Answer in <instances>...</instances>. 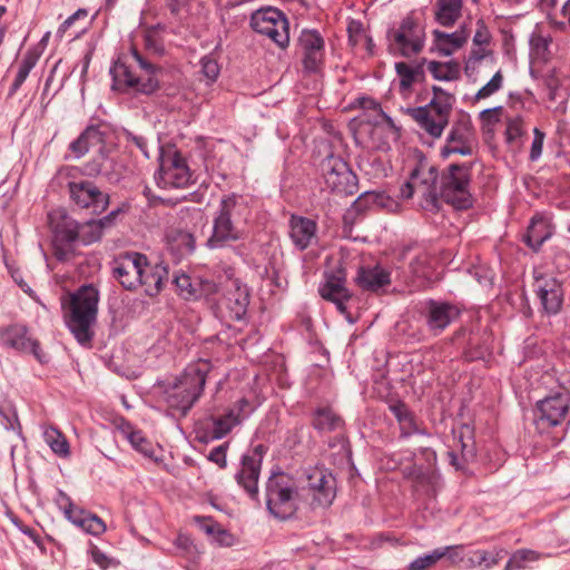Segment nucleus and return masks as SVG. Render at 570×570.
Segmentation results:
<instances>
[{"mask_svg": "<svg viewBox=\"0 0 570 570\" xmlns=\"http://www.w3.org/2000/svg\"><path fill=\"white\" fill-rule=\"evenodd\" d=\"M471 177L472 163L451 164L439 175L436 167L421 158L400 195L403 199L416 195L419 206L425 212H438L440 199L456 209H468L473 205Z\"/></svg>", "mask_w": 570, "mask_h": 570, "instance_id": "1", "label": "nucleus"}, {"mask_svg": "<svg viewBox=\"0 0 570 570\" xmlns=\"http://www.w3.org/2000/svg\"><path fill=\"white\" fill-rule=\"evenodd\" d=\"M335 498V478L315 469L306 484L299 485L284 472L273 473L266 482V507L272 515L287 520L295 515L304 503L311 508L328 507Z\"/></svg>", "mask_w": 570, "mask_h": 570, "instance_id": "2", "label": "nucleus"}, {"mask_svg": "<svg viewBox=\"0 0 570 570\" xmlns=\"http://www.w3.org/2000/svg\"><path fill=\"white\" fill-rule=\"evenodd\" d=\"M98 302L99 292L91 284L80 286L61 299L65 323L82 346H89L94 338L92 326L97 321Z\"/></svg>", "mask_w": 570, "mask_h": 570, "instance_id": "3", "label": "nucleus"}, {"mask_svg": "<svg viewBox=\"0 0 570 570\" xmlns=\"http://www.w3.org/2000/svg\"><path fill=\"white\" fill-rule=\"evenodd\" d=\"M250 217L252 210L243 197L232 195L222 199L213 220V233L207 239V246L216 249L245 239Z\"/></svg>", "mask_w": 570, "mask_h": 570, "instance_id": "4", "label": "nucleus"}, {"mask_svg": "<svg viewBox=\"0 0 570 570\" xmlns=\"http://www.w3.org/2000/svg\"><path fill=\"white\" fill-rule=\"evenodd\" d=\"M212 364L207 360H198L186 366L184 372L164 391V400L168 411L175 417H184L203 394Z\"/></svg>", "mask_w": 570, "mask_h": 570, "instance_id": "5", "label": "nucleus"}, {"mask_svg": "<svg viewBox=\"0 0 570 570\" xmlns=\"http://www.w3.org/2000/svg\"><path fill=\"white\" fill-rule=\"evenodd\" d=\"M131 59L138 66L139 73L134 72L131 65L126 60L118 59L110 68L111 88L122 92L151 95L159 86L156 78L158 68L144 58L137 49H132Z\"/></svg>", "mask_w": 570, "mask_h": 570, "instance_id": "6", "label": "nucleus"}, {"mask_svg": "<svg viewBox=\"0 0 570 570\" xmlns=\"http://www.w3.org/2000/svg\"><path fill=\"white\" fill-rule=\"evenodd\" d=\"M432 100L422 107L410 108L409 115L433 138H440L449 125L455 97L439 86L432 87Z\"/></svg>", "mask_w": 570, "mask_h": 570, "instance_id": "7", "label": "nucleus"}, {"mask_svg": "<svg viewBox=\"0 0 570 570\" xmlns=\"http://www.w3.org/2000/svg\"><path fill=\"white\" fill-rule=\"evenodd\" d=\"M325 188L340 196L357 191V177L341 157L327 156L321 164Z\"/></svg>", "mask_w": 570, "mask_h": 570, "instance_id": "8", "label": "nucleus"}, {"mask_svg": "<svg viewBox=\"0 0 570 570\" xmlns=\"http://www.w3.org/2000/svg\"><path fill=\"white\" fill-rule=\"evenodd\" d=\"M191 178L187 161L179 151L173 148L161 149L159 170L156 175L158 186L183 188L191 183Z\"/></svg>", "mask_w": 570, "mask_h": 570, "instance_id": "9", "label": "nucleus"}, {"mask_svg": "<svg viewBox=\"0 0 570 570\" xmlns=\"http://www.w3.org/2000/svg\"><path fill=\"white\" fill-rule=\"evenodd\" d=\"M570 395L567 391L551 394L537 403L534 424L540 433L561 425L569 413Z\"/></svg>", "mask_w": 570, "mask_h": 570, "instance_id": "10", "label": "nucleus"}, {"mask_svg": "<svg viewBox=\"0 0 570 570\" xmlns=\"http://www.w3.org/2000/svg\"><path fill=\"white\" fill-rule=\"evenodd\" d=\"M250 26L281 48H285L289 42L288 21L276 8L268 7L255 11L250 17Z\"/></svg>", "mask_w": 570, "mask_h": 570, "instance_id": "11", "label": "nucleus"}, {"mask_svg": "<svg viewBox=\"0 0 570 570\" xmlns=\"http://www.w3.org/2000/svg\"><path fill=\"white\" fill-rule=\"evenodd\" d=\"M387 38L391 51L399 52L403 57H411L423 49L425 33L424 29L413 19L406 18L399 29L389 32Z\"/></svg>", "mask_w": 570, "mask_h": 570, "instance_id": "12", "label": "nucleus"}, {"mask_svg": "<svg viewBox=\"0 0 570 570\" xmlns=\"http://www.w3.org/2000/svg\"><path fill=\"white\" fill-rule=\"evenodd\" d=\"M146 258L138 252L120 254L112 261V276L125 289H137L141 285Z\"/></svg>", "mask_w": 570, "mask_h": 570, "instance_id": "13", "label": "nucleus"}, {"mask_svg": "<svg viewBox=\"0 0 570 570\" xmlns=\"http://www.w3.org/2000/svg\"><path fill=\"white\" fill-rule=\"evenodd\" d=\"M71 200L80 208H90L92 213H102L109 204V196L90 180L68 184Z\"/></svg>", "mask_w": 570, "mask_h": 570, "instance_id": "14", "label": "nucleus"}, {"mask_svg": "<svg viewBox=\"0 0 570 570\" xmlns=\"http://www.w3.org/2000/svg\"><path fill=\"white\" fill-rule=\"evenodd\" d=\"M474 131L468 119H460L454 122L448 134L445 145L441 148V156L444 158L458 154L470 156L473 153Z\"/></svg>", "mask_w": 570, "mask_h": 570, "instance_id": "15", "label": "nucleus"}, {"mask_svg": "<svg viewBox=\"0 0 570 570\" xmlns=\"http://www.w3.org/2000/svg\"><path fill=\"white\" fill-rule=\"evenodd\" d=\"M460 308L448 302L429 299L425 303L424 318L429 331L438 336L444 330L459 318Z\"/></svg>", "mask_w": 570, "mask_h": 570, "instance_id": "16", "label": "nucleus"}, {"mask_svg": "<svg viewBox=\"0 0 570 570\" xmlns=\"http://www.w3.org/2000/svg\"><path fill=\"white\" fill-rule=\"evenodd\" d=\"M263 445H257L250 453L242 458V466L236 474L237 483L248 493V495L258 499V478L263 461Z\"/></svg>", "mask_w": 570, "mask_h": 570, "instance_id": "17", "label": "nucleus"}, {"mask_svg": "<svg viewBox=\"0 0 570 570\" xmlns=\"http://www.w3.org/2000/svg\"><path fill=\"white\" fill-rule=\"evenodd\" d=\"M534 291L547 314H557L561 309L563 292L561 284L552 276H534Z\"/></svg>", "mask_w": 570, "mask_h": 570, "instance_id": "18", "label": "nucleus"}, {"mask_svg": "<svg viewBox=\"0 0 570 570\" xmlns=\"http://www.w3.org/2000/svg\"><path fill=\"white\" fill-rule=\"evenodd\" d=\"M304 69L308 72L320 70L324 59V40L317 31L304 30L299 36Z\"/></svg>", "mask_w": 570, "mask_h": 570, "instance_id": "19", "label": "nucleus"}, {"mask_svg": "<svg viewBox=\"0 0 570 570\" xmlns=\"http://www.w3.org/2000/svg\"><path fill=\"white\" fill-rule=\"evenodd\" d=\"M1 343L10 348L33 354L40 362L39 343L28 334V328L21 324H13L0 328Z\"/></svg>", "mask_w": 570, "mask_h": 570, "instance_id": "20", "label": "nucleus"}, {"mask_svg": "<svg viewBox=\"0 0 570 570\" xmlns=\"http://www.w3.org/2000/svg\"><path fill=\"white\" fill-rule=\"evenodd\" d=\"M224 305L228 309L229 317L240 321L249 305V289L238 279H232L224 296Z\"/></svg>", "mask_w": 570, "mask_h": 570, "instance_id": "21", "label": "nucleus"}, {"mask_svg": "<svg viewBox=\"0 0 570 570\" xmlns=\"http://www.w3.org/2000/svg\"><path fill=\"white\" fill-rule=\"evenodd\" d=\"M344 282V277L341 275V272H338L337 275H330L325 283L318 288L320 295L324 299L334 303L342 314L347 313L346 303L351 298V293L345 287Z\"/></svg>", "mask_w": 570, "mask_h": 570, "instance_id": "22", "label": "nucleus"}, {"mask_svg": "<svg viewBox=\"0 0 570 570\" xmlns=\"http://www.w3.org/2000/svg\"><path fill=\"white\" fill-rule=\"evenodd\" d=\"M289 227L291 239L297 249L304 250L316 240L317 225L314 220L292 216Z\"/></svg>", "mask_w": 570, "mask_h": 570, "instance_id": "23", "label": "nucleus"}, {"mask_svg": "<svg viewBox=\"0 0 570 570\" xmlns=\"http://www.w3.org/2000/svg\"><path fill=\"white\" fill-rule=\"evenodd\" d=\"M168 268L163 264L151 265L146 258L141 285L146 295L153 297L160 293L165 283L168 281Z\"/></svg>", "mask_w": 570, "mask_h": 570, "instance_id": "24", "label": "nucleus"}, {"mask_svg": "<svg viewBox=\"0 0 570 570\" xmlns=\"http://www.w3.org/2000/svg\"><path fill=\"white\" fill-rule=\"evenodd\" d=\"M433 36L438 51L443 56H451L468 41L469 32L462 27L452 33L434 30Z\"/></svg>", "mask_w": 570, "mask_h": 570, "instance_id": "25", "label": "nucleus"}, {"mask_svg": "<svg viewBox=\"0 0 570 570\" xmlns=\"http://www.w3.org/2000/svg\"><path fill=\"white\" fill-rule=\"evenodd\" d=\"M356 282L363 289L377 292L391 283V277L389 271L377 265L360 268Z\"/></svg>", "mask_w": 570, "mask_h": 570, "instance_id": "26", "label": "nucleus"}, {"mask_svg": "<svg viewBox=\"0 0 570 570\" xmlns=\"http://www.w3.org/2000/svg\"><path fill=\"white\" fill-rule=\"evenodd\" d=\"M463 0H435L434 19L443 27H452L462 16Z\"/></svg>", "mask_w": 570, "mask_h": 570, "instance_id": "27", "label": "nucleus"}, {"mask_svg": "<svg viewBox=\"0 0 570 570\" xmlns=\"http://www.w3.org/2000/svg\"><path fill=\"white\" fill-rule=\"evenodd\" d=\"M552 235L551 227L541 216H534L528 227L527 234L523 236L525 244L533 250L538 252L542 244Z\"/></svg>", "mask_w": 570, "mask_h": 570, "instance_id": "28", "label": "nucleus"}, {"mask_svg": "<svg viewBox=\"0 0 570 570\" xmlns=\"http://www.w3.org/2000/svg\"><path fill=\"white\" fill-rule=\"evenodd\" d=\"M119 210H112L101 219H91L79 224L80 240L83 244H90L100 239L106 227L110 226Z\"/></svg>", "mask_w": 570, "mask_h": 570, "instance_id": "29", "label": "nucleus"}, {"mask_svg": "<svg viewBox=\"0 0 570 570\" xmlns=\"http://www.w3.org/2000/svg\"><path fill=\"white\" fill-rule=\"evenodd\" d=\"M343 420L331 407L323 406L313 413L312 425L321 433L334 432L343 428Z\"/></svg>", "mask_w": 570, "mask_h": 570, "instance_id": "30", "label": "nucleus"}, {"mask_svg": "<svg viewBox=\"0 0 570 570\" xmlns=\"http://www.w3.org/2000/svg\"><path fill=\"white\" fill-rule=\"evenodd\" d=\"M83 131L90 149L97 148L99 153L104 151L106 144L112 136L111 127L102 121L89 125Z\"/></svg>", "mask_w": 570, "mask_h": 570, "instance_id": "31", "label": "nucleus"}, {"mask_svg": "<svg viewBox=\"0 0 570 570\" xmlns=\"http://www.w3.org/2000/svg\"><path fill=\"white\" fill-rule=\"evenodd\" d=\"M428 70L434 79L440 81H454L461 77V66L455 60L446 62L429 61Z\"/></svg>", "mask_w": 570, "mask_h": 570, "instance_id": "32", "label": "nucleus"}, {"mask_svg": "<svg viewBox=\"0 0 570 570\" xmlns=\"http://www.w3.org/2000/svg\"><path fill=\"white\" fill-rule=\"evenodd\" d=\"M121 433L130 442L132 448L147 458H153L155 450L153 443L145 438L141 431L135 430L130 424L121 428Z\"/></svg>", "mask_w": 570, "mask_h": 570, "instance_id": "33", "label": "nucleus"}, {"mask_svg": "<svg viewBox=\"0 0 570 570\" xmlns=\"http://www.w3.org/2000/svg\"><path fill=\"white\" fill-rule=\"evenodd\" d=\"M395 70L400 77V89L403 94L409 91L414 82L421 81L424 77L421 66L411 67L406 62H397L395 63Z\"/></svg>", "mask_w": 570, "mask_h": 570, "instance_id": "34", "label": "nucleus"}, {"mask_svg": "<svg viewBox=\"0 0 570 570\" xmlns=\"http://www.w3.org/2000/svg\"><path fill=\"white\" fill-rule=\"evenodd\" d=\"M213 430L212 438L214 440H219L226 436L236 425L239 424V420L235 410H228L222 416L212 417Z\"/></svg>", "mask_w": 570, "mask_h": 570, "instance_id": "35", "label": "nucleus"}, {"mask_svg": "<svg viewBox=\"0 0 570 570\" xmlns=\"http://www.w3.org/2000/svg\"><path fill=\"white\" fill-rule=\"evenodd\" d=\"M450 550H452L451 547L439 548L431 553L417 557L407 566V570H426L444 558Z\"/></svg>", "mask_w": 570, "mask_h": 570, "instance_id": "36", "label": "nucleus"}, {"mask_svg": "<svg viewBox=\"0 0 570 570\" xmlns=\"http://www.w3.org/2000/svg\"><path fill=\"white\" fill-rule=\"evenodd\" d=\"M386 202L387 197L383 193L365 191L353 203V208L355 212H362L373 207H384Z\"/></svg>", "mask_w": 570, "mask_h": 570, "instance_id": "37", "label": "nucleus"}, {"mask_svg": "<svg viewBox=\"0 0 570 570\" xmlns=\"http://www.w3.org/2000/svg\"><path fill=\"white\" fill-rule=\"evenodd\" d=\"M57 239L65 243H73L80 239L79 223L63 218L61 224L53 227Z\"/></svg>", "mask_w": 570, "mask_h": 570, "instance_id": "38", "label": "nucleus"}, {"mask_svg": "<svg viewBox=\"0 0 570 570\" xmlns=\"http://www.w3.org/2000/svg\"><path fill=\"white\" fill-rule=\"evenodd\" d=\"M540 554L530 549L517 550L509 559L504 570H519L523 569L528 562H534L539 559Z\"/></svg>", "mask_w": 570, "mask_h": 570, "instance_id": "39", "label": "nucleus"}, {"mask_svg": "<svg viewBox=\"0 0 570 570\" xmlns=\"http://www.w3.org/2000/svg\"><path fill=\"white\" fill-rule=\"evenodd\" d=\"M523 134V121L521 117H512L507 119L505 141L512 148L520 147V138Z\"/></svg>", "mask_w": 570, "mask_h": 570, "instance_id": "40", "label": "nucleus"}, {"mask_svg": "<svg viewBox=\"0 0 570 570\" xmlns=\"http://www.w3.org/2000/svg\"><path fill=\"white\" fill-rule=\"evenodd\" d=\"M45 439L51 450L59 456H67L69 454V444L58 430L53 428L46 430Z\"/></svg>", "mask_w": 570, "mask_h": 570, "instance_id": "41", "label": "nucleus"}, {"mask_svg": "<svg viewBox=\"0 0 570 570\" xmlns=\"http://www.w3.org/2000/svg\"><path fill=\"white\" fill-rule=\"evenodd\" d=\"M173 284L175 285L178 294L185 299H194L196 295V278L191 279V277L185 273L176 274L173 279Z\"/></svg>", "mask_w": 570, "mask_h": 570, "instance_id": "42", "label": "nucleus"}, {"mask_svg": "<svg viewBox=\"0 0 570 570\" xmlns=\"http://www.w3.org/2000/svg\"><path fill=\"white\" fill-rule=\"evenodd\" d=\"M57 503L63 510L65 517L76 525L77 520H81L88 512L77 509L71 499L63 492H58Z\"/></svg>", "mask_w": 570, "mask_h": 570, "instance_id": "43", "label": "nucleus"}, {"mask_svg": "<svg viewBox=\"0 0 570 570\" xmlns=\"http://www.w3.org/2000/svg\"><path fill=\"white\" fill-rule=\"evenodd\" d=\"M504 554L505 551L503 549H499L494 552L476 550L473 554L474 558H471V562L474 566H484V568L490 569L491 567L498 564Z\"/></svg>", "mask_w": 570, "mask_h": 570, "instance_id": "44", "label": "nucleus"}, {"mask_svg": "<svg viewBox=\"0 0 570 570\" xmlns=\"http://www.w3.org/2000/svg\"><path fill=\"white\" fill-rule=\"evenodd\" d=\"M76 525L92 535H99L106 531L102 520L91 513H87L81 520H77Z\"/></svg>", "mask_w": 570, "mask_h": 570, "instance_id": "45", "label": "nucleus"}, {"mask_svg": "<svg viewBox=\"0 0 570 570\" xmlns=\"http://www.w3.org/2000/svg\"><path fill=\"white\" fill-rule=\"evenodd\" d=\"M503 85V75L501 70H498L493 77L482 86L474 96V101H479L498 92Z\"/></svg>", "mask_w": 570, "mask_h": 570, "instance_id": "46", "label": "nucleus"}, {"mask_svg": "<svg viewBox=\"0 0 570 570\" xmlns=\"http://www.w3.org/2000/svg\"><path fill=\"white\" fill-rule=\"evenodd\" d=\"M479 48L473 49L470 52L469 58L465 61L464 71L468 77H472L479 69L481 62L491 55V51L478 46Z\"/></svg>", "mask_w": 570, "mask_h": 570, "instance_id": "47", "label": "nucleus"}, {"mask_svg": "<svg viewBox=\"0 0 570 570\" xmlns=\"http://www.w3.org/2000/svg\"><path fill=\"white\" fill-rule=\"evenodd\" d=\"M195 289L196 295L194 299L199 298L202 296L210 297L212 295L217 293L218 285L210 278L197 277Z\"/></svg>", "mask_w": 570, "mask_h": 570, "instance_id": "48", "label": "nucleus"}, {"mask_svg": "<svg viewBox=\"0 0 570 570\" xmlns=\"http://www.w3.org/2000/svg\"><path fill=\"white\" fill-rule=\"evenodd\" d=\"M200 72L204 75L208 82L215 81L219 75V67L217 61L207 56L202 58Z\"/></svg>", "mask_w": 570, "mask_h": 570, "instance_id": "49", "label": "nucleus"}, {"mask_svg": "<svg viewBox=\"0 0 570 570\" xmlns=\"http://www.w3.org/2000/svg\"><path fill=\"white\" fill-rule=\"evenodd\" d=\"M399 424L402 438H409L413 434H425L424 429H421L417 425L413 413L407 417L403 419L402 421H400Z\"/></svg>", "mask_w": 570, "mask_h": 570, "instance_id": "50", "label": "nucleus"}, {"mask_svg": "<svg viewBox=\"0 0 570 570\" xmlns=\"http://www.w3.org/2000/svg\"><path fill=\"white\" fill-rule=\"evenodd\" d=\"M40 56L41 52L37 48L28 49L23 55L18 68L29 75L32 68L37 65Z\"/></svg>", "mask_w": 570, "mask_h": 570, "instance_id": "51", "label": "nucleus"}, {"mask_svg": "<svg viewBox=\"0 0 570 570\" xmlns=\"http://www.w3.org/2000/svg\"><path fill=\"white\" fill-rule=\"evenodd\" d=\"M40 56L41 52L37 48L28 49L23 55L18 68L29 75L32 68L37 65Z\"/></svg>", "mask_w": 570, "mask_h": 570, "instance_id": "52", "label": "nucleus"}, {"mask_svg": "<svg viewBox=\"0 0 570 570\" xmlns=\"http://www.w3.org/2000/svg\"><path fill=\"white\" fill-rule=\"evenodd\" d=\"M145 47L148 51L155 55H163L165 51L164 43L157 36L156 30L150 29L145 35Z\"/></svg>", "mask_w": 570, "mask_h": 570, "instance_id": "53", "label": "nucleus"}, {"mask_svg": "<svg viewBox=\"0 0 570 570\" xmlns=\"http://www.w3.org/2000/svg\"><path fill=\"white\" fill-rule=\"evenodd\" d=\"M176 242L180 247L181 255L191 254L195 250V238L190 233L179 232Z\"/></svg>", "mask_w": 570, "mask_h": 570, "instance_id": "54", "label": "nucleus"}, {"mask_svg": "<svg viewBox=\"0 0 570 570\" xmlns=\"http://www.w3.org/2000/svg\"><path fill=\"white\" fill-rule=\"evenodd\" d=\"M69 149L77 159L81 158L90 150L85 131H82L81 135L69 145Z\"/></svg>", "mask_w": 570, "mask_h": 570, "instance_id": "55", "label": "nucleus"}, {"mask_svg": "<svg viewBox=\"0 0 570 570\" xmlns=\"http://www.w3.org/2000/svg\"><path fill=\"white\" fill-rule=\"evenodd\" d=\"M491 35L485 26V23L482 20H479L476 22V31L473 37V45L475 46H483L488 45L490 42Z\"/></svg>", "mask_w": 570, "mask_h": 570, "instance_id": "56", "label": "nucleus"}, {"mask_svg": "<svg viewBox=\"0 0 570 570\" xmlns=\"http://www.w3.org/2000/svg\"><path fill=\"white\" fill-rule=\"evenodd\" d=\"M533 132L534 138L531 145L530 159L537 160L542 154L544 134L538 128H534Z\"/></svg>", "mask_w": 570, "mask_h": 570, "instance_id": "57", "label": "nucleus"}, {"mask_svg": "<svg viewBox=\"0 0 570 570\" xmlns=\"http://www.w3.org/2000/svg\"><path fill=\"white\" fill-rule=\"evenodd\" d=\"M230 410H235L239 424L246 419L253 411L252 404L245 397L238 400Z\"/></svg>", "mask_w": 570, "mask_h": 570, "instance_id": "58", "label": "nucleus"}, {"mask_svg": "<svg viewBox=\"0 0 570 570\" xmlns=\"http://www.w3.org/2000/svg\"><path fill=\"white\" fill-rule=\"evenodd\" d=\"M530 45L537 55L543 56L548 51L550 40L541 35H532Z\"/></svg>", "mask_w": 570, "mask_h": 570, "instance_id": "59", "label": "nucleus"}, {"mask_svg": "<svg viewBox=\"0 0 570 570\" xmlns=\"http://www.w3.org/2000/svg\"><path fill=\"white\" fill-rule=\"evenodd\" d=\"M208 460L224 468L226 465V445L214 448L209 452Z\"/></svg>", "mask_w": 570, "mask_h": 570, "instance_id": "60", "label": "nucleus"}, {"mask_svg": "<svg viewBox=\"0 0 570 570\" xmlns=\"http://www.w3.org/2000/svg\"><path fill=\"white\" fill-rule=\"evenodd\" d=\"M88 12L86 9H78L75 13L68 17L59 27L58 35L62 36L77 19L87 17Z\"/></svg>", "mask_w": 570, "mask_h": 570, "instance_id": "61", "label": "nucleus"}, {"mask_svg": "<svg viewBox=\"0 0 570 570\" xmlns=\"http://www.w3.org/2000/svg\"><path fill=\"white\" fill-rule=\"evenodd\" d=\"M428 262L426 255L417 256L414 261L411 263L412 272L417 277H425V264Z\"/></svg>", "mask_w": 570, "mask_h": 570, "instance_id": "62", "label": "nucleus"}, {"mask_svg": "<svg viewBox=\"0 0 570 570\" xmlns=\"http://www.w3.org/2000/svg\"><path fill=\"white\" fill-rule=\"evenodd\" d=\"M390 410L396 417L397 422L402 421L403 419L412 414L409 407L402 402L391 404Z\"/></svg>", "mask_w": 570, "mask_h": 570, "instance_id": "63", "label": "nucleus"}, {"mask_svg": "<svg viewBox=\"0 0 570 570\" xmlns=\"http://www.w3.org/2000/svg\"><path fill=\"white\" fill-rule=\"evenodd\" d=\"M502 112V107H494L481 111L480 117L482 120L492 124L499 121V115Z\"/></svg>", "mask_w": 570, "mask_h": 570, "instance_id": "64", "label": "nucleus"}]
</instances>
